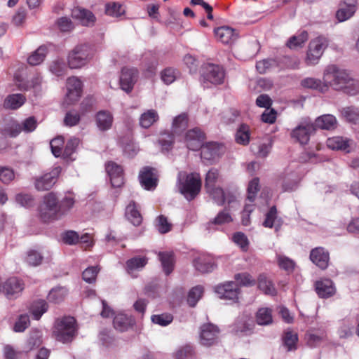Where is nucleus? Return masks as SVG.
<instances>
[{"mask_svg":"<svg viewBox=\"0 0 359 359\" xmlns=\"http://www.w3.org/2000/svg\"><path fill=\"white\" fill-rule=\"evenodd\" d=\"M324 83L336 90H343L346 94L354 95L359 90L357 81L350 77L348 74L335 65L328 66L323 75Z\"/></svg>","mask_w":359,"mask_h":359,"instance_id":"nucleus-1","label":"nucleus"},{"mask_svg":"<svg viewBox=\"0 0 359 359\" xmlns=\"http://www.w3.org/2000/svg\"><path fill=\"white\" fill-rule=\"evenodd\" d=\"M177 187L180 192L188 201H191L201 191V176L197 172L187 174L185 172H180L177 175Z\"/></svg>","mask_w":359,"mask_h":359,"instance_id":"nucleus-2","label":"nucleus"},{"mask_svg":"<svg viewBox=\"0 0 359 359\" xmlns=\"http://www.w3.org/2000/svg\"><path fill=\"white\" fill-rule=\"evenodd\" d=\"M76 331V322L74 318L64 316L55 320L53 334L57 341L68 343L73 340Z\"/></svg>","mask_w":359,"mask_h":359,"instance_id":"nucleus-3","label":"nucleus"},{"mask_svg":"<svg viewBox=\"0 0 359 359\" xmlns=\"http://www.w3.org/2000/svg\"><path fill=\"white\" fill-rule=\"evenodd\" d=\"M39 215L44 222H52L61 219L58 198L54 192H49L43 197L39 207Z\"/></svg>","mask_w":359,"mask_h":359,"instance_id":"nucleus-4","label":"nucleus"},{"mask_svg":"<svg viewBox=\"0 0 359 359\" xmlns=\"http://www.w3.org/2000/svg\"><path fill=\"white\" fill-rule=\"evenodd\" d=\"M94 54L92 47L87 44L76 46L68 55L67 62L71 69H78L85 66Z\"/></svg>","mask_w":359,"mask_h":359,"instance_id":"nucleus-5","label":"nucleus"},{"mask_svg":"<svg viewBox=\"0 0 359 359\" xmlns=\"http://www.w3.org/2000/svg\"><path fill=\"white\" fill-rule=\"evenodd\" d=\"M315 130V125L312 120L308 117L303 118L297 126L292 130L290 137L301 144H306Z\"/></svg>","mask_w":359,"mask_h":359,"instance_id":"nucleus-6","label":"nucleus"},{"mask_svg":"<svg viewBox=\"0 0 359 359\" xmlns=\"http://www.w3.org/2000/svg\"><path fill=\"white\" fill-rule=\"evenodd\" d=\"M327 46L328 41L323 36H318L311 41L306 57V64L308 65L317 64Z\"/></svg>","mask_w":359,"mask_h":359,"instance_id":"nucleus-7","label":"nucleus"},{"mask_svg":"<svg viewBox=\"0 0 359 359\" xmlns=\"http://www.w3.org/2000/svg\"><path fill=\"white\" fill-rule=\"evenodd\" d=\"M201 77L204 87H209L210 83L221 84L224 79V71L219 65L208 64L205 67Z\"/></svg>","mask_w":359,"mask_h":359,"instance_id":"nucleus-8","label":"nucleus"},{"mask_svg":"<svg viewBox=\"0 0 359 359\" xmlns=\"http://www.w3.org/2000/svg\"><path fill=\"white\" fill-rule=\"evenodd\" d=\"M60 171V168L56 167L52 169L49 172L36 177L34 181L35 188L41 191L50 189L56 183Z\"/></svg>","mask_w":359,"mask_h":359,"instance_id":"nucleus-9","label":"nucleus"},{"mask_svg":"<svg viewBox=\"0 0 359 359\" xmlns=\"http://www.w3.org/2000/svg\"><path fill=\"white\" fill-rule=\"evenodd\" d=\"M215 292L220 299H229L236 302L238 299L240 289L236 283L229 281L217 285L215 287Z\"/></svg>","mask_w":359,"mask_h":359,"instance_id":"nucleus-10","label":"nucleus"},{"mask_svg":"<svg viewBox=\"0 0 359 359\" xmlns=\"http://www.w3.org/2000/svg\"><path fill=\"white\" fill-rule=\"evenodd\" d=\"M158 172L155 168L144 167L140 172V182L144 189L154 190L158 184Z\"/></svg>","mask_w":359,"mask_h":359,"instance_id":"nucleus-11","label":"nucleus"},{"mask_svg":"<svg viewBox=\"0 0 359 359\" xmlns=\"http://www.w3.org/2000/svg\"><path fill=\"white\" fill-rule=\"evenodd\" d=\"M219 329L211 323L204 324L201 327L200 341L206 346H212L217 342Z\"/></svg>","mask_w":359,"mask_h":359,"instance_id":"nucleus-12","label":"nucleus"},{"mask_svg":"<svg viewBox=\"0 0 359 359\" xmlns=\"http://www.w3.org/2000/svg\"><path fill=\"white\" fill-rule=\"evenodd\" d=\"M310 260L318 268L324 270L327 268L330 262V254L323 247L312 249L309 255Z\"/></svg>","mask_w":359,"mask_h":359,"instance_id":"nucleus-13","label":"nucleus"},{"mask_svg":"<svg viewBox=\"0 0 359 359\" xmlns=\"http://www.w3.org/2000/svg\"><path fill=\"white\" fill-rule=\"evenodd\" d=\"M67 93L66 95L68 104L77 101L81 96L82 83L75 76L70 77L67 81Z\"/></svg>","mask_w":359,"mask_h":359,"instance_id":"nucleus-14","label":"nucleus"},{"mask_svg":"<svg viewBox=\"0 0 359 359\" xmlns=\"http://www.w3.org/2000/svg\"><path fill=\"white\" fill-rule=\"evenodd\" d=\"M137 78V71L134 68H123L120 76V86L123 90L129 93L132 90Z\"/></svg>","mask_w":359,"mask_h":359,"instance_id":"nucleus-15","label":"nucleus"},{"mask_svg":"<svg viewBox=\"0 0 359 359\" xmlns=\"http://www.w3.org/2000/svg\"><path fill=\"white\" fill-rule=\"evenodd\" d=\"M201 147V158L206 161H214L221 156L224 151V147L217 142H209Z\"/></svg>","mask_w":359,"mask_h":359,"instance_id":"nucleus-16","label":"nucleus"},{"mask_svg":"<svg viewBox=\"0 0 359 359\" xmlns=\"http://www.w3.org/2000/svg\"><path fill=\"white\" fill-rule=\"evenodd\" d=\"M106 170L110 177L112 187H121L123 184V168L114 162L106 165Z\"/></svg>","mask_w":359,"mask_h":359,"instance_id":"nucleus-17","label":"nucleus"},{"mask_svg":"<svg viewBox=\"0 0 359 359\" xmlns=\"http://www.w3.org/2000/svg\"><path fill=\"white\" fill-rule=\"evenodd\" d=\"M3 289L8 298H15L23 290L24 284L22 280L13 277L5 282Z\"/></svg>","mask_w":359,"mask_h":359,"instance_id":"nucleus-18","label":"nucleus"},{"mask_svg":"<svg viewBox=\"0 0 359 359\" xmlns=\"http://www.w3.org/2000/svg\"><path fill=\"white\" fill-rule=\"evenodd\" d=\"M203 140L204 134L198 128L189 130L186 134L187 146L189 149L194 151L201 148Z\"/></svg>","mask_w":359,"mask_h":359,"instance_id":"nucleus-19","label":"nucleus"},{"mask_svg":"<svg viewBox=\"0 0 359 359\" xmlns=\"http://www.w3.org/2000/svg\"><path fill=\"white\" fill-rule=\"evenodd\" d=\"M315 290L320 298H328L335 293V287L330 279H322L316 281Z\"/></svg>","mask_w":359,"mask_h":359,"instance_id":"nucleus-20","label":"nucleus"},{"mask_svg":"<svg viewBox=\"0 0 359 359\" xmlns=\"http://www.w3.org/2000/svg\"><path fill=\"white\" fill-rule=\"evenodd\" d=\"M113 121V115L109 111L101 110L95 115L96 126L101 131L109 130L112 126Z\"/></svg>","mask_w":359,"mask_h":359,"instance_id":"nucleus-21","label":"nucleus"},{"mask_svg":"<svg viewBox=\"0 0 359 359\" xmlns=\"http://www.w3.org/2000/svg\"><path fill=\"white\" fill-rule=\"evenodd\" d=\"M215 34L217 40L226 44L233 42L238 37L235 29L229 27H220L217 28L215 29Z\"/></svg>","mask_w":359,"mask_h":359,"instance_id":"nucleus-22","label":"nucleus"},{"mask_svg":"<svg viewBox=\"0 0 359 359\" xmlns=\"http://www.w3.org/2000/svg\"><path fill=\"white\" fill-rule=\"evenodd\" d=\"M72 17L78 20L82 25L91 26L94 24L95 18L92 12L88 10L75 8L72 11Z\"/></svg>","mask_w":359,"mask_h":359,"instance_id":"nucleus-23","label":"nucleus"},{"mask_svg":"<svg viewBox=\"0 0 359 359\" xmlns=\"http://www.w3.org/2000/svg\"><path fill=\"white\" fill-rule=\"evenodd\" d=\"M76 200L73 193H67L65 196L60 200H58V207L61 216V219L67 215L74 208Z\"/></svg>","mask_w":359,"mask_h":359,"instance_id":"nucleus-24","label":"nucleus"},{"mask_svg":"<svg viewBox=\"0 0 359 359\" xmlns=\"http://www.w3.org/2000/svg\"><path fill=\"white\" fill-rule=\"evenodd\" d=\"M113 324L116 330L126 332L134 325L135 320L131 316L124 313H118L114 317Z\"/></svg>","mask_w":359,"mask_h":359,"instance_id":"nucleus-25","label":"nucleus"},{"mask_svg":"<svg viewBox=\"0 0 359 359\" xmlns=\"http://www.w3.org/2000/svg\"><path fill=\"white\" fill-rule=\"evenodd\" d=\"M195 269L202 273H209L213 271L215 265L211 259L207 256L201 255L194 260Z\"/></svg>","mask_w":359,"mask_h":359,"instance_id":"nucleus-26","label":"nucleus"},{"mask_svg":"<svg viewBox=\"0 0 359 359\" xmlns=\"http://www.w3.org/2000/svg\"><path fill=\"white\" fill-rule=\"evenodd\" d=\"M25 97L20 93L8 95L4 101V107L7 109H17L25 102Z\"/></svg>","mask_w":359,"mask_h":359,"instance_id":"nucleus-27","label":"nucleus"},{"mask_svg":"<svg viewBox=\"0 0 359 359\" xmlns=\"http://www.w3.org/2000/svg\"><path fill=\"white\" fill-rule=\"evenodd\" d=\"M351 140L342 137H332L327 140V146L332 150H344L349 152Z\"/></svg>","mask_w":359,"mask_h":359,"instance_id":"nucleus-28","label":"nucleus"},{"mask_svg":"<svg viewBox=\"0 0 359 359\" xmlns=\"http://www.w3.org/2000/svg\"><path fill=\"white\" fill-rule=\"evenodd\" d=\"M158 257L163 271L166 275H169L174 269L175 259L173 253L170 252H159Z\"/></svg>","mask_w":359,"mask_h":359,"instance_id":"nucleus-29","label":"nucleus"},{"mask_svg":"<svg viewBox=\"0 0 359 359\" xmlns=\"http://www.w3.org/2000/svg\"><path fill=\"white\" fill-rule=\"evenodd\" d=\"M159 119L158 112L155 109H149L141 114L140 125L142 128H149Z\"/></svg>","mask_w":359,"mask_h":359,"instance_id":"nucleus-30","label":"nucleus"},{"mask_svg":"<svg viewBox=\"0 0 359 359\" xmlns=\"http://www.w3.org/2000/svg\"><path fill=\"white\" fill-rule=\"evenodd\" d=\"M315 124L321 129L332 130L337 127V121L333 115L325 114L318 117Z\"/></svg>","mask_w":359,"mask_h":359,"instance_id":"nucleus-31","label":"nucleus"},{"mask_svg":"<svg viewBox=\"0 0 359 359\" xmlns=\"http://www.w3.org/2000/svg\"><path fill=\"white\" fill-rule=\"evenodd\" d=\"M256 322L259 325H269L273 323L272 309L263 307L256 313Z\"/></svg>","mask_w":359,"mask_h":359,"instance_id":"nucleus-32","label":"nucleus"},{"mask_svg":"<svg viewBox=\"0 0 359 359\" xmlns=\"http://www.w3.org/2000/svg\"><path fill=\"white\" fill-rule=\"evenodd\" d=\"M146 257H135L126 262V271L128 273H133L135 271L142 269L147 264Z\"/></svg>","mask_w":359,"mask_h":359,"instance_id":"nucleus-33","label":"nucleus"},{"mask_svg":"<svg viewBox=\"0 0 359 359\" xmlns=\"http://www.w3.org/2000/svg\"><path fill=\"white\" fill-rule=\"evenodd\" d=\"M47 53V47L46 46H41L29 55L27 58V62L31 65H38L44 60Z\"/></svg>","mask_w":359,"mask_h":359,"instance_id":"nucleus-34","label":"nucleus"},{"mask_svg":"<svg viewBox=\"0 0 359 359\" xmlns=\"http://www.w3.org/2000/svg\"><path fill=\"white\" fill-rule=\"evenodd\" d=\"M67 294V290L63 287L53 288L48 293L47 299L49 302L59 304L62 302Z\"/></svg>","mask_w":359,"mask_h":359,"instance_id":"nucleus-35","label":"nucleus"},{"mask_svg":"<svg viewBox=\"0 0 359 359\" xmlns=\"http://www.w3.org/2000/svg\"><path fill=\"white\" fill-rule=\"evenodd\" d=\"M126 215L133 225L139 226L142 223V216L137 210L134 202H131L128 205L126 210Z\"/></svg>","mask_w":359,"mask_h":359,"instance_id":"nucleus-36","label":"nucleus"},{"mask_svg":"<svg viewBox=\"0 0 359 359\" xmlns=\"http://www.w3.org/2000/svg\"><path fill=\"white\" fill-rule=\"evenodd\" d=\"M258 287L266 294L275 295L276 294L274 285L264 275H260L258 278Z\"/></svg>","mask_w":359,"mask_h":359,"instance_id":"nucleus-37","label":"nucleus"},{"mask_svg":"<svg viewBox=\"0 0 359 359\" xmlns=\"http://www.w3.org/2000/svg\"><path fill=\"white\" fill-rule=\"evenodd\" d=\"M307 40V32L302 31L299 34L290 37L287 42V46L290 49H295L302 47Z\"/></svg>","mask_w":359,"mask_h":359,"instance_id":"nucleus-38","label":"nucleus"},{"mask_svg":"<svg viewBox=\"0 0 359 359\" xmlns=\"http://www.w3.org/2000/svg\"><path fill=\"white\" fill-rule=\"evenodd\" d=\"M48 304L45 300L39 299L32 303L30 311L34 318L39 320L48 310Z\"/></svg>","mask_w":359,"mask_h":359,"instance_id":"nucleus-39","label":"nucleus"},{"mask_svg":"<svg viewBox=\"0 0 359 359\" xmlns=\"http://www.w3.org/2000/svg\"><path fill=\"white\" fill-rule=\"evenodd\" d=\"M341 113L347 121L359 125V109L354 107H348L344 108Z\"/></svg>","mask_w":359,"mask_h":359,"instance_id":"nucleus-40","label":"nucleus"},{"mask_svg":"<svg viewBox=\"0 0 359 359\" xmlns=\"http://www.w3.org/2000/svg\"><path fill=\"white\" fill-rule=\"evenodd\" d=\"M326 338L324 331L309 332L306 334L307 344L311 347H315L320 344Z\"/></svg>","mask_w":359,"mask_h":359,"instance_id":"nucleus-41","label":"nucleus"},{"mask_svg":"<svg viewBox=\"0 0 359 359\" xmlns=\"http://www.w3.org/2000/svg\"><path fill=\"white\" fill-rule=\"evenodd\" d=\"M188 126V116L187 114H182L176 116L172 122V131L175 133L184 130Z\"/></svg>","mask_w":359,"mask_h":359,"instance_id":"nucleus-42","label":"nucleus"},{"mask_svg":"<svg viewBox=\"0 0 359 359\" xmlns=\"http://www.w3.org/2000/svg\"><path fill=\"white\" fill-rule=\"evenodd\" d=\"M302 86L308 88L318 90L319 91L324 93L327 91L326 83H322L321 81L314 78H306L302 81Z\"/></svg>","mask_w":359,"mask_h":359,"instance_id":"nucleus-43","label":"nucleus"},{"mask_svg":"<svg viewBox=\"0 0 359 359\" xmlns=\"http://www.w3.org/2000/svg\"><path fill=\"white\" fill-rule=\"evenodd\" d=\"M236 141L237 143L246 145L250 141V129L248 126L243 124L237 130L236 133Z\"/></svg>","mask_w":359,"mask_h":359,"instance_id":"nucleus-44","label":"nucleus"},{"mask_svg":"<svg viewBox=\"0 0 359 359\" xmlns=\"http://www.w3.org/2000/svg\"><path fill=\"white\" fill-rule=\"evenodd\" d=\"M105 12L109 16L118 18L125 13V9L120 4L113 2L106 5Z\"/></svg>","mask_w":359,"mask_h":359,"instance_id":"nucleus-45","label":"nucleus"},{"mask_svg":"<svg viewBox=\"0 0 359 359\" xmlns=\"http://www.w3.org/2000/svg\"><path fill=\"white\" fill-rule=\"evenodd\" d=\"M206 191L217 204L219 205L224 204L226 197L224 192L221 187H214L212 189H207Z\"/></svg>","mask_w":359,"mask_h":359,"instance_id":"nucleus-46","label":"nucleus"},{"mask_svg":"<svg viewBox=\"0 0 359 359\" xmlns=\"http://www.w3.org/2000/svg\"><path fill=\"white\" fill-rule=\"evenodd\" d=\"M15 172L13 168L0 165V181L8 184L15 179Z\"/></svg>","mask_w":359,"mask_h":359,"instance_id":"nucleus-47","label":"nucleus"},{"mask_svg":"<svg viewBox=\"0 0 359 359\" xmlns=\"http://www.w3.org/2000/svg\"><path fill=\"white\" fill-rule=\"evenodd\" d=\"M43 256L41 252L35 250H29L27 252L25 262L30 266H36L42 262Z\"/></svg>","mask_w":359,"mask_h":359,"instance_id":"nucleus-48","label":"nucleus"},{"mask_svg":"<svg viewBox=\"0 0 359 359\" xmlns=\"http://www.w3.org/2000/svg\"><path fill=\"white\" fill-rule=\"evenodd\" d=\"M355 13V11L348 6L345 7L344 5L340 4L339 8L336 13V18L339 22H344L353 16Z\"/></svg>","mask_w":359,"mask_h":359,"instance_id":"nucleus-49","label":"nucleus"},{"mask_svg":"<svg viewBox=\"0 0 359 359\" xmlns=\"http://www.w3.org/2000/svg\"><path fill=\"white\" fill-rule=\"evenodd\" d=\"M219 171L216 168H211L206 174L205 179V188L212 189L216 187V183L219 179Z\"/></svg>","mask_w":359,"mask_h":359,"instance_id":"nucleus-50","label":"nucleus"},{"mask_svg":"<svg viewBox=\"0 0 359 359\" xmlns=\"http://www.w3.org/2000/svg\"><path fill=\"white\" fill-rule=\"evenodd\" d=\"M203 292V287L198 285L193 287L188 294L187 302L191 306H194Z\"/></svg>","mask_w":359,"mask_h":359,"instance_id":"nucleus-51","label":"nucleus"},{"mask_svg":"<svg viewBox=\"0 0 359 359\" xmlns=\"http://www.w3.org/2000/svg\"><path fill=\"white\" fill-rule=\"evenodd\" d=\"M298 341L297 334L294 332L288 331L285 333L283 337L284 345L287 347V351L296 349V344Z\"/></svg>","mask_w":359,"mask_h":359,"instance_id":"nucleus-52","label":"nucleus"},{"mask_svg":"<svg viewBox=\"0 0 359 359\" xmlns=\"http://www.w3.org/2000/svg\"><path fill=\"white\" fill-rule=\"evenodd\" d=\"M50 71L55 75L60 76L66 74L67 67L61 60H55L50 65Z\"/></svg>","mask_w":359,"mask_h":359,"instance_id":"nucleus-53","label":"nucleus"},{"mask_svg":"<svg viewBox=\"0 0 359 359\" xmlns=\"http://www.w3.org/2000/svg\"><path fill=\"white\" fill-rule=\"evenodd\" d=\"M64 143H65V142H64V139L62 137H58L54 138L50 141V145L51 151H52L53 154L55 157H59L61 156L62 152V149L64 147Z\"/></svg>","mask_w":359,"mask_h":359,"instance_id":"nucleus-54","label":"nucleus"},{"mask_svg":"<svg viewBox=\"0 0 359 359\" xmlns=\"http://www.w3.org/2000/svg\"><path fill=\"white\" fill-rule=\"evenodd\" d=\"M277 261L279 267L287 271H292L294 268V262L293 260L284 255H278Z\"/></svg>","mask_w":359,"mask_h":359,"instance_id":"nucleus-55","label":"nucleus"},{"mask_svg":"<svg viewBox=\"0 0 359 359\" xmlns=\"http://www.w3.org/2000/svg\"><path fill=\"white\" fill-rule=\"evenodd\" d=\"M156 226L161 233H165L171 230L172 224L165 217L160 215L156 219Z\"/></svg>","mask_w":359,"mask_h":359,"instance_id":"nucleus-56","label":"nucleus"},{"mask_svg":"<svg viewBox=\"0 0 359 359\" xmlns=\"http://www.w3.org/2000/svg\"><path fill=\"white\" fill-rule=\"evenodd\" d=\"M158 142L163 149L169 150L174 142L173 135L168 133H161L158 139Z\"/></svg>","mask_w":359,"mask_h":359,"instance_id":"nucleus-57","label":"nucleus"},{"mask_svg":"<svg viewBox=\"0 0 359 359\" xmlns=\"http://www.w3.org/2000/svg\"><path fill=\"white\" fill-rule=\"evenodd\" d=\"M276 65V61L271 59H264L256 64V69L260 74H266L271 68Z\"/></svg>","mask_w":359,"mask_h":359,"instance_id":"nucleus-58","label":"nucleus"},{"mask_svg":"<svg viewBox=\"0 0 359 359\" xmlns=\"http://www.w3.org/2000/svg\"><path fill=\"white\" fill-rule=\"evenodd\" d=\"M177 72L172 68L165 69L161 72V79L167 85L172 83L177 79Z\"/></svg>","mask_w":359,"mask_h":359,"instance_id":"nucleus-59","label":"nucleus"},{"mask_svg":"<svg viewBox=\"0 0 359 359\" xmlns=\"http://www.w3.org/2000/svg\"><path fill=\"white\" fill-rule=\"evenodd\" d=\"M172 316L168 313H163L161 315H153L151 316V321L161 326H166L172 321Z\"/></svg>","mask_w":359,"mask_h":359,"instance_id":"nucleus-60","label":"nucleus"},{"mask_svg":"<svg viewBox=\"0 0 359 359\" xmlns=\"http://www.w3.org/2000/svg\"><path fill=\"white\" fill-rule=\"evenodd\" d=\"M259 190V180L257 178L253 179L250 182L248 188V200L250 202H253L255 199L256 194Z\"/></svg>","mask_w":359,"mask_h":359,"instance_id":"nucleus-61","label":"nucleus"},{"mask_svg":"<svg viewBox=\"0 0 359 359\" xmlns=\"http://www.w3.org/2000/svg\"><path fill=\"white\" fill-rule=\"evenodd\" d=\"M97 266H90L87 268L83 272V279L88 283H92L95 281L97 273L99 272Z\"/></svg>","mask_w":359,"mask_h":359,"instance_id":"nucleus-62","label":"nucleus"},{"mask_svg":"<svg viewBox=\"0 0 359 359\" xmlns=\"http://www.w3.org/2000/svg\"><path fill=\"white\" fill-rule=\"evenodd\" d=\"M29 317L27 315H21L14 325V331L21 332L25 330L29 325Z\"/></svg>","mask_w":359,"mask_h":359,"instance_id":"nucleus-63","label":"nucleus"},{"mask_svg":"<svg viewBox=\"0 0 359 359\" xmlns=\"http://www.w3.org/2000/svg\"><path fill=\"white\" fill-rule=\"evenodd\" d=\"M235 279L243 286H252L255 284V279L248 273H238L235 275Z\"/></svg>","mask_w":359,"mask_h":359,"instance_id":"nucleus-64","label":"nucleus"}]
</instances>
